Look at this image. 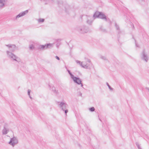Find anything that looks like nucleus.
Returning <instances> with one entry per match:
<instances>
[{
    "label": "nucleus",
    "mask_w": 149,
    "mask_h": 149,
    "mask_svg": "<svg viewBox=\"0 0 149 149\" xmlns=\"http://www.w3.org/2000/svg\"><path fill=\"white\" fill-rule=\"evenodd\" d=\"M81 84V86L83 87V84L81 83V84Z\"/></svg>",
    "instance_id": "31"
},
{
    "label": "nucleus",
    "mask_w": 149,
    "mask_h": 149,
    "mask_svg": "<svg viewBox=\"0 0 149 149\" xmlns=\"http://www.w3.org/2000/svg\"><path fill=\"white\" fill-rule=\"evenodd\" d=\"M67 71L68 72V73L70 74V77L71 78L74 75L72 74V73L70 72V71L68 70V69H67Z\"/></svg>",
    "instance_id": "20"
},
{
    "label": "nucleus",
    "mask_w": 149,
    "mask_h": 149,
    "mask_svg": "<svg viewBox=\"0 0 149 149\" xmlns=\"http://www.w3.org/2000/svg\"><path fill=\"white\" fill-rule=\"evenodd\" d=\"M134 25H133V28H134Z\"/></svg>",
    "instance_id": "35"
},
{
    "label": "nucleus",
    "mask_w": 149,
    "mask_h": 149,
    "mask_svg": "<svg viewBox=\"0 0 149 149\" xmlns=\"http://www.w3.org/2000/svg\"><path fill=\"white\" fill-rule=\"evenodd\" d=\"M135 40V45H136V47H139V44H137L136 42V41Z\"/></svg>",
    "instance_id": "26"
},
{
    "label": "nucleus",
    "mask_w": 149,
    "mask_h": 149,
    "mask_svg": "<svg viewBox=\"0 0 149 149\" xmlns=\"http://www.w3.org/2000/svg\"><path fill=\"white\" fill-rule=\"evenodd\" d=\"M54 44L48 43L47 44L45 45H40L38 47V49H44L47 48H50L53 46Z\"/></svg>",
    "instance_id": "7"
},
{
    "label": "nucleus",
    "mask_w": 149,
    "mask_h": 149,
    "mask_svg": "<svg viewBox=\"0 0 149 149\" xmlns=\"http://www.w3.org/2000/svg\"><path fill=\"white\" fill-rule=\"evenodd\" d=\"M140 149H141L140 148Z\"/></svg>",
    "instance_id": "37"
},
{
    "label": "nucleus",
    "mask_w": 149,
    "mask_h": 149,
    "mask_svg": "<svg viewBox=\"0 0 149 149\" xmlns=\"http://www.w3.org/2000/svg\"><path fill=\"white\" fill-rule=\"evenodd\" d=\"M8 130L5 127H4L2 130V132L3 134H6L8 133Z\"/></svg>",
    "instance_id": "17"
},
{
    "label": "nucleus",
    "mask_w": 149,
    "mask_h": 149,
    "mask_svg": "<svg viewBox=\"0 0 149 149\" xmlns=\"http://www.w3.org/2000/svg\"><path fill=\"white\" fill-rule=\"evenodd\" d=\"M76 29L77 31L81 33H87L89 31L88 27L84 25L78 26Z\"/></svg>",
    "instance_id": "4"
},
{
    "label": "nucleus",
    "mask_w": 149,
    "mask_h": 149,
    "mask_svg": "<svg viewBox=\"0 0 149 149\" xmlns=\"http://www.w3.org/2000/svg\"><path fill=\"white\" fill-rule=\"evenodd\" d=\"M71 78L72 79L74 83L78 85H80L81 82V80L79 77H74V75Z\"/></svg>",
    "instance_id": "9"
},
{
    "label": "nucleus",
    "mask_w": 149,
    "mask_h": 149,
    "mask_svg": "<svg viewBox=\"0 0 149 149\" xmlns=\"http://www.w3.org/2000/svg\"><path fill=\"white\" fill-rule=\"evenodd\" d=\"M82 94L81 92H79V95L80 96H82Z\"/></svg>",
    "instance_id": "29"
},
{
    "label": "nucleus",
    "mask_w": 149,
    "mask_h": 149,
    "mask_svg": "<svg viewBox=\"0 0 149 149\" xmlns=\"http://www.w3.org/2000/svg\"><path fill=\"white\" fill-rule=\"evenodd\" d=\"M65 7V12L67 13H69V11L70 10V6L68 4H66Z\"/></svg>",
    "instance_id": "15"
},
{
    "label": "nucleus",
    "mask_w": 149,
    "mask_h": 149,
    "mask_svg": "<svg viewBox=\"0 0 149 149\" xmlns=\"http://www.w3.org/2000/svg\"><path fill=\"white\" fill-rule=\"evenodd\" d=\"M99 120H100V121H101V120H100V119H99Z\"/></svg>",
    "instance_id": "36"
},
{
    "label": "nucleus",
    "mask_w": 149,
    "mask_h": 149,
    "mask_svg": "<svg viewBox=\"0 0 149 149\" xmlns=\"http://www.w3.org/2000/svg\"><path fill=\"white\" fill-rule=\"evenodd\" d=\"M76 62L77 63H79L80 65L82 67L85 69H90L91 67L92 66V64L91 63L89 65L84 63L83 62H81L79 61H77Z\"/></svg>",
    "instance_id": "6"
},
{
    "label": "nucleus",
    "mask_w": 149,
    "mask_h": 149,
    "mask_svg": "<svg viewBox=\"0 0 149 149\" xmlns=\"http://www.w3.org/2000/svg\"><path fill=\"white\" fill-rule=\"evenodd\" d=\"M29 97L30 98V99H32V97L31 96H30H30H29Z\"/></svg>",
    "instance_id": "32"
},
{
    "label": "nucleus",
    "mask_w": 149,
    "mask_h": 149,
    "mask_svg": "<svg viewBox=\"0 0 149 149\" xmlns=\"http://www.w3.org/2000/svg\"><path fill=\"white\" fill-rule=\"evenodd\" d=\"M115 26L116 30L118 31V36H119L121 33L122 32L120 30V29L119 26L116 23H115Z\"/></svg>",
    "instance_id": "14"
},
{
    "label": "nucleus",
    "mask_w": 149,
    "mask_h": 149,
    "mask_svg": "<svg viewBox=\"0 0 149 149\" xmlns=\"http://www.w3.org/2000/svg\"><path fill=\"white\" fill-rule=\"evenodd\" d=\"M52 91L56 95H57L59 94V92L57 90H56L54 86H53L52 88Z\"/></svg>",
    "instance_id": "16"
},
{
    "label": "nucleus",
    "mask_w": 149,
    "mask_h": 149,
    "mask_svg": "<svg viewBox=\"0 0 149 149\" xmlns=\"http://www.w3.org/2000/svg\"><path fill=\"white\" fill-rule=\"evenodd\" d=\"M93 16L94 19L96 18H98L104 19L106 21L109 20V18H107L105 15L102 12L96 11L94 14Z\"/></svg>",
    "instance_id": "1"
},
{
    "label": "nucleus",
    "mask_w": 149,
    "mask_h": 149,
    "mask_svg": "<svg viewBox=\"0 0 149 149\" xmlns=\"http://www.w3.org/2000/svg\"><path fill=\"white\" fill-rule=\"evenodd\" d=\"M141 58L143 60L147 63L149 61V55L144 51H143L142 53Z\"/></svg>",
    "instance_id": "8"
},
{
    "label": "nucleus",
    "mask_w": 149,
    "mask_h": 149,
    "mask_svg": "<svg viewBox=\"0 0 149 149\" xmlns=\"http://www.w3.org/2000/svg\"><path fill=\"white\" fill-rule=\"evenodd\" d=\"M7 56L8 57L12 59L13 60L17 62L20 61V58L16 56L15 54L9 51H7L6 52Z\"/></svg>",
    "instance_id": "5"
},
{
    "label": "nucleus",
    "mask_w": 149,
    "mask_h": 149,
    "mask_svg": "<svg viewBox=\"0 0 149 149\" xmlns=\"http://www.w3.org/2000/svg\"><path fill=\"white\" fill-rule=\"evenodd\" d=\"M87 61L89 62V63H90L91 62V61L90 60V59H87Z\"/></svg>",
    "instance_id": "30"
},
{
    "label": "nucleus",
    "mask_w": 149,
    "mask_h": 149,
    "mask_svg": "<svg viewBox=\"0 0 149 149\" xmlns=\"http://www.w3.org/2000/svg\"><path fill=\"white\" fill-rule=\"evenodd\" d=\"M29 48L30 49L32 50L34 49L35 47L33 45L31 44L29 45Z\"/></svg>",
    "instance_id": "19"
},
{
    "label": "nucleus",
    "mask_w": 149,
    "mask_h": 149,
    "mask_svg": "<svg viewBox=\"0 0 149 149\" xmlns=\"http://www.w3.org/2000/svg\"><path fill=\"white\" fill-rule=\"evenodd\" d=\"M31 90L29 89H28V94L29 96H30V93H31Z\"/></svg>",
    "instance_id": "25"
},
{
    "label": "nucleus",
    "mask_w": 149,
    "mask_h": 149,
    "mask_svg": "<svg viewBox=\"0 0 149 149\" xmlns=\"http://www.w3.org/2000/svg\"><path fill=\"white\" fill-rule=\"evenodd\" d=\"M106 84H107V85L108 86L109 89H110L112 91L113 89V88H111V86L107 82Z\"/></svg>",
    "instance_id": "23"
},
{
    "label": "nucleus",
    "mask_w": 149,
    "mask_h": 149,
    "mask_svg": "<svg viewBox=\"0 0 149 149\" xmlns=\"http://www.w3.org/2000/svg\"><path fill=\"white\" fill-rule=\"evenodd\" d=\"M28 12V10H26L20 13H19L18 15H17L16 17V19H17V18H19L22 17L26 14H27Z\"/></svg>",
    "instance_id": "11"
},
{
    "label": "nucleus",
    "mask_w": 149,
    "mask_h": 149,
    "mask_svg": "<svg viewBox=\"0 0 149 149\" xmlns=\"http://www.w3.org/2000/svg\"><path fill=\"white\" fill-rule=\"evenodd\" d=\"M18 143V140L17 138L14 137L12 138H11L10 141L9 142V143L12 146H14L15 145L17 144Z\"/></svg>",
    "instance_id": "10"
},
{
    "label": "nucleus",
    "mask_w": 149,
    "mask_h": 149,
    "mask_svg": "<svg viewBox=\"0 0 149 149\" xmlns=\"http://www.w3.org/2000/svg\"><path fill=\"white\" fill-rule=\"evenodd\" d=\"M61 39H58L56 40V42H57L56 44V46L57 47H58L61 44L60 42H59V41H61Z\"/></svg>",
    "instance_id": "18"
},
{
    "label": "nucleus",
    "mask_w": 149,
    "mask_h": 149,
    "mask_svg": "<svg viewBox=\"0 0 149 149\" xmlns=\"http://www.w3.org/2000/svg\"><path fill=\"white\" fill-rule=\"evenodd\" d=\"M89 110L91 112L94 111L95 110V108L93 107H91L89 108Z\"/></svg>",
    "instance_id": "22"
},
{
    "label": "nucleus",
    "mask_w": 149,
    "mask_h": 149,
    "mask_svg": "<svg viewBox=\"0 0 149 149\" xmlns=\"http://www.w3.org/2000/svg\"><path fill=\"white\" fill-rule=\"evenodd\" d=\"M82 20L86 21V23L89 25H91L94 19L91 16L84 15L81 17Z\"/></svg>",
    "instance_id": "2"
},
{
    "label": "nucleus",
    "mask_w": 149,
    "mask_h": 149,
    "mask_svg": "<svg viewBox=\"0 0 149 149\" xmlns=\"http://www.w3.org/2000/svg\"><path fill=\"white\" fill-rule=\"evenodd\" d=\"M45 21L44 19L40 18L38 19V22L39 23L43 22Z\"/></svg>",
    "instance_id": "21"
},
{
    "label": "nucleus",
    "mask_w": 149,
    "mask_h": 149,
    "mask_svg": "<svg viewBox=\"0 0 149 149\" xmlns=\"http://www.w3.org/2000/svg\"><path fill=\"white\" fill-rule=\"evenodd\" d=\"M57 104L58 107L65 112V114L66 115L67 113L68 112V105L66 103L63 102H58Z\"/></svg>",
    "instance_id": "3"
},
{
    "label": "nucleus",
    "mask_w": 149,
    "mask_h": 149,
    "mask_svg": "<svg viewBox=\"0 0 149 149\" xmlns=\"http://www.w3.org/2000/svg\"><path fill=\"white\" fill-rule=\"evenodd\" d=\"M100 58L101 59H103V60H107V59L106 58L105 56H101Z\"/></svg>",
    "instance_id": "24"
},
{
    "label": "nucleus",
    "mask_w": 149,
    "mask_h": 149,
    "mask_svg": "<svg viewBox=\"0 0 149 149\" xmlns=\"http://www.w3.org/2000/svg\"><path fill=\"white\" fill-rule=\"evenodd\" d=\"M55 58H56V59H57V60H60V58H59L58 56H55Z\"/></svg>",
    "instance_id": "28"
},
{
    "label": "nucleus",
    "mask_w": 149,
    "mask_h": 149,
    "mask_svg": "<svg viewBox=\"0 0 149 149\" xmlns=\"http://www.w3.org/2000/svg\"><path fill=\"white\" fill-rule=\"evenodd\" d=\"M65 68L66 69V70H67V69H68L67 68L65 67Z\"/></svg>",
    "instance_id": "33"
},
{
    "label": "nucleus",
    "mask_w": 149,
    "mask_h": 149,
    "mask_svg": "<svg viewBox=\"0 0 149 149\" xmlns=\"http://www.w3.org/2000/svg\"><path fill=\"white\" fill-rule=\"evenodd\" d=\"M7 0H0V8H3L5 5Z\"/></svg>",
    "instance_id": "13"
},
{
    "label": "nucleus",
    "mask_w": 149,
    "mask_h": 149,
    "mask_svg": "<svg viewBox=\"0 0 149 149\" xmlns=\"http://www.w3.org/2000/svg\"><path fill=\"white\" fill-rule=\"evenodd\" d=\"M6 46L9 48L11 52H14L15 50L16 46L15 45H8Z\"/></svg>",
    "instance_id": "12"
},
{
    "label": "nucleus",
    "mask_w": 149,
    "mask_h": 149,
    "mask_svg": "<svg viewBox=\"0 0 149 149\" xmlns=\"http://www.w3.org/2000/svg\"><path fill=\"white\" fill-rule=\"evenodd\" d=\"M58 4H60V3L59 2H58Z\"/></svg>",
    "instance_id": "34"
},
{
    "label": "nucleus",
    "mask_w": 149,
    "mask_h": 149,
    "mask_svg": "<svg viewBox=\"0 0 149 149\" xmlns=\"http://www.w3.org/2000/svg\"><path fill=\"white\" fill-rule=\"evenodd\" d=\"M136 144L138 148V149H140V146L139 143H136Z\"/></svg>",
    "instance_id": "27"
}]
</instances>
